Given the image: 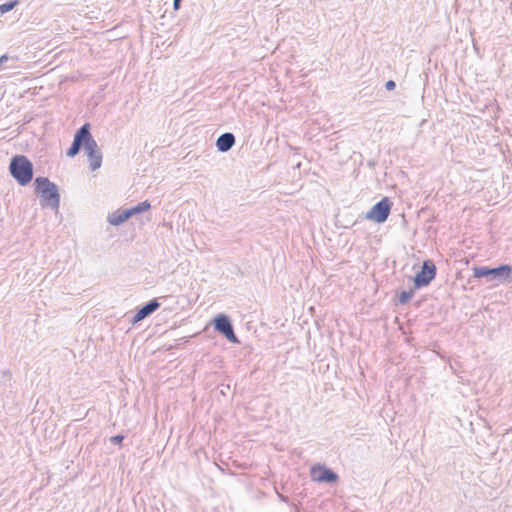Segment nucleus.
<instances>
[{
    "label": "nucleus",
    "mask_w": 512,
    "mask_h": 512,
    "mask_svg": "<svg viewBox=\"0 0 512 512\" xmlns=\"http://www.w3.org/2000/svg\"><path fill=\"white\" fill-rule=\"evenodd\" d=\"M90 123H84L74 134L71 146L67 149L66 155L74 158L79 154L81 149H84L88 161L89 168L95 171L101 167L102 152L91 134Z\"/></svg>",
    "instance_id": "1"
},
{
    "label": "nucleus",
    "mask_w": 512,
    "mask_h": 512,
    "mask_svg": "<svg viewBox=\"0 0 512 512\" xmlns=\"http://www.w3.org/2000/svg\"><path fill=\"white\" fill-rule=\"evenodd\" d=\"M34 189L36 194L40 196L41 207H49L53 210L59 209L60 193L55 183L47 177L39 176L34 180Z\"/></svg>",
    "instance_id": "2"
},
{
    "label": "nucleus",
    "mask_w": 512,
    "mask_h": 512,
    "mask_svg": "<svg viewBox=\"0 0 512 512\" xmlns=\"http://www.w3.org/2000/svg\"><path fill=\"white\" fill-rule=\"evenodd\" d=\"M9 172L20 186H26L33 179V163L25 155H15L10 159Z\"/></svg>",
    "instance_id": "3"
},
{
    "label": "nucleus",
    "mask_w": 512,
    "mask_h": 512,
    "mask_svg": "<svg viewBox=\"0 0 512 512\" xmlns=\"http://www.w3.org/2000/svg\"><path fill=\"white\" fill-rule=\"evenodd\" d=\"M475 278H486L487 281L512 282V266L501 264L497 267L475 266L473 268Z\"/></svg>",
    "instance_id": "4"
},
{
    "label": "nucleus",
    "mask_w": 512,
    "mask_h": 512,
    "mask_svg": "<svg viewBox=\"0 0 512 512\" xmlns=\"http://www.w3.org/2000/svg\"><path fill=\"white\" fill-rule=\"evenodd\" d=\"M212 325L214 330L223 335L229 342L239 344L240 341L234 332V327L230 317L224 313L217 314L213 320Z\"/></svg>",
    "instance_id": "5"
},
{
    "label": "nucleus",
    "mask_w": 512,
    "mask_h": 512,
    "mask_svg": "<svg viewBox=\"0 0 512 512\" xmlns=\"http://www.w3.org/2000/svg\"><path fill=\"white\" fill-rule=\"evenodd\" d=\"M392 205L393 203L388 197H383L372 206V208L365 214L364 218L374 221L377 224H382L388 219Z\"/></svg>",
    "instance_id": "6"
},
{
    "label": "nucleus",
    "mask_w": 512,
    "mask_h": 512,
    "mask_svg": "<svg viewBox=\"0 0 512 512\" xmlns=\"http://www.w3.org/2000/svg\"><path fill=\"white\" fill-rule=\"evenodd\" d=\"M436 273L437 268L432 260L423 261L420 271L413 278L414 289L428 286L435 279Z\"/></svg>",
    "instance_id": "7"
},
{
    "label": "nucleus",
    "mask_w": 512,
    "mask_h": 512,
    "mask_svg": "<svg viewBox=\"0 0 512 512\" xmlns=\"http://www.w3.org/2000/svg\"><path fill=\"white\" fill-rule=\"evenodd\" d=\"M310 475L312 480L318 483L333 484L339 480V476L335 471L322 464L312 466Z\"/></svg>",
    "instance_id": "8"
},
{
    "label": "nucleus",
    "mask_w": 512,
    "mask_h": 512,
    "mask_svg": "<svg viewBox=\"0 0 512 512\" xmlns=\"http://www.w3.org/2000/svg\"><path fill=\"white\" fill-rule=\"evenodd\" d=\"M161 306L160 302L157 298H153L150 301L146 302L144 305L139 307L132 318V323L136 324L146 317L153 314L159 307Z\"/></svg>",
    "instance_id": "9"
},
{
    "label": "nucleus",
    "mask_w": 512,
    "mask_h": 512,
    "mask_svg": "<svg viewBox=\"0 0 512 512\" xmlns=\"http://www.w3.org/2000/svg\"><path fill=\"white\" fill-rule=\"evenodd\" d=\"M236 142V138L233 133L225 132L221 134L216 140V148L219 152H228Z\"/></svg>",
    "instance_id": "10"
},
{
    "label": "nucleus",
    "mask_w": 512,
    "mask_h": 512,
    "mask_svg": "<svg viewBox=\"0 0 512 512\" xmlns=\"http://www.w3.org/2000/svg\"><path fill=\"white\" fill-rule=\"evenodd\" d=\"M129 218H131L130 212L128 209L118 210L112 214L108 215V222L113 226H119L126 222Z\"/></svg>",
    "instance_id": "11"
},
{
    "label": "nucleus",
    "mask_w": 512,
    "mask_h": 512,
    "mask_svg": "<svg viewBox=\"0 0 512 512\" xmlns=\"http://www.w3.org/2000/svg\"><path fill=\"white\" fill-rule=\"evenodd\" d=\"M150 207H151V205H150L149 201L146 200V201L138 203L137 205H135L131 208H128V210L132 217L134 215L141 214L143 212L148 211L150 209Z\"/></svg>",
    "instance_id": "12"
},
{
    "label": "nucleus",
    "mask_w": 512,
    "mask_h": 512,
    "mask_svg": "<svg viewBox=\"0 0 512 512\" xmlns=\"http://www.w3.org/2000/svg\"><path fill=\"white\" fill-rule=\"evenodd\" d=\"M19 3L20 0H9L6 3L0 4V13L5 14L13 10Z\"/></svg>",
    "instance_id": "13"
},
{
    "label": "nucleus",
    "mask_w": 512,
    "mask_h": 512,
    "mask_svg": "<svg viewBox=\"0 0 512 512\" xmlns=\"http://www.w3.org/2000/svg\"><path fill=\"white\" fill-rule=\"evenodd\" d=\"M413 296H414L413 290H409V291L403 290L400 292V294L398 296V301L401 305H404V304H407Z\"/></svg>",
    "instance_id": "14"
},
{
    "label": "nucleus",
    "mask_w": 512,
    "mask_h": 512,
    "mask_svg": "<svg viewBox=\"0 0 512 512\" xmlns=\"http://www.w3.org/2000/svg\"><path fill=\"white\" fill-rule=\"evenodd\" d=\"M10 60L16 61L17 58H11L7 54H3L2 56H0V70L5 69V68H12L13 66L6 65V63Z\"/></svg>",
    "instance_id": "15"
},
{
    "label": "nucleus",
    "mask_w": 512,
    "mask_h": 512,
    "mask_svg": "<svg viewBox=\"0 0 512 512\" xmlns=\"http://www.w3.org/2000/svg\"><path fill=\"white\" fill-rule=\"evenodd\" d=\"M109 440H110V443H112L114 445H121L124 440V435L117 434V435L110 437Z\"/></svg>",
    "instance_id": "16"
},
{
    "label": "nucleus",
    "mask_w": 512,
    "mask_h": 512,
    "mask_svg": "<svg viewBox=\"0 0 512 512\" xmlns=\"http://www.w3.org/2000/svg\"><path fill=\"white\" fill-rule=\"evenodd\" d=\"M385 88L386 90L388 91H392L396 88V83L395 81L393 80H388L386 83H385Z\"/></svg>",
    "instance_id": "17"
},
{
    "label": "nucleus",
    "mask_w": 512,
    "mask_h": 512,
    "mask_svg": "<svg viewBox=\"0 0 512 512\" xmlns=\"http://www.w3.org/2000/svg\"><path fill=\"white\" fill-rule=\"evenodd\" d=\"M183 0H173V9L178 11L181 8V3Z\"/></svg>",
    "instance_id": "18"
},
{
    "label": "nucleus",
    "mask_w": 512,
    "mask_h": 512,
    "mask_svg": "<svg viewBox=\"0 0 512 512\" xmlns=\"http://www.w3.org/2000/svg\"><path fill=\"white\" fill-rule=\"evenodd\" d=\"M281 501L283 502H288V497L287 496H284V495H279Z\"/></svg>",
    "instance_id": "19"
}]
</instances>
